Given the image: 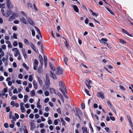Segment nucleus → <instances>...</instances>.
<instances>
[{"mask_svg":"<svg viewBox=\"0 0 133 133\" xmlns=\"http://www.w3.org/2000/svg\"><path fill=\"white\" fill-rule=\"evenodd\" d=\"M14 49H15V51L16 52V53L14 54V56L15 57H16L18 56V55H19V54H20V53L17 48H14Z\"/></svg>","mask_w":133,"mask_h":133,"instance_id":"9b49d317","label":"nucleus"},{"mask_svg":"<svg viewBox=\"0 0 133 133\" xmlns=\"http://www.w3.org/2000/svg\"><path fill=\"white\" fill-rule=\"evenodd\" d=\"M63 70L59 66H58L57 68V71L56 74L57 75H59L62 74L63 73Z\"/></svg>","mask_w":133,"mask_h":133,"instance_id":"20e7f679","label":"nucleus"},{"mask_svg":"<svg viewBox=\"0 0 133 133\" xmlns=\"http://www.w3.org/2000/svg\"><path fill=\"white\" fill-rule=\"evenodd\" d=\"M28 97V96L27 95H25L24 96V98L23 101L24 103H25L27 102L28 101L27 98Z\"/></svg>","mask_w":133,"mask_h":133,"instance_id":"4be33fe9","label":"nucleus"},{"mask_svg":"<svg viewBox=\"0 0 133 133\" xmlns=\"http://www.w3.org/2000/svg\"><path fill=\"white\" fill-rule=\"evenodd\" d=\"M15 117L16 118V119H18L19 118V116L18 114L15 113Z\"/></svg>","mask_w":133,"mask_h":133,"instance_id":"0e129e2a","label":"nucleus"},{"mask_svg":"<svg viewBox=\"0 0 133 133\" xmlns=\"http://www.w3.org/2000/svg\"><path fill=\"white\" fill-rule=\"evenodd\" d=\"M33 84L34 88L36 89L37 88V82L35 81L34 80L33 81Z\"/></svg>","mask_w":133,"mask_h":133,"instance_id":"dca6fc26","label":"nucleus"},{"mask_svg":"<svg viewBox=\"0 0 133 133\" xmlns=\"http://www.w3.org/2000/svg\"><path fill=\"white\" fill-rule=\"evenodd\" d=\"M60 89V91L62 92L63 95H64V97L66 98H68V97L67 96V95H66L65 93V91L64 90L62 91V89L61 88Z\"/></svg>","mask_w":133,"mask_h":133,"instance_id":"412c9836","label":"nucleus"},{"mask_svg":"<svg viewBox=\"0 0 133 133\" xmlns=\"http://www.w3.org/2000/svg\"><path fill=\"white\" fill-rule=\"evenodd\" d=\"M6 2L8 8L10 9L11 8H12V5L10 2V0H6Z\"/></svg>","mask_w":133,"mask_h":133,"instance_id":"6e6552de","label":"nucleus"},{"mask_svg":"<svg viewBox=\"0 0 133 133\" xmlns=\"http://www.w3.org/2000/svg\"><path fill=\"white\" fill-rule=\"evenodd\" d=\"M59 86L61 87L59 88V90H60V89L61 88L62 89V91L64 90L66 93H67L66 88L63 82L62 81H60L59 82Z\"/></svg>","mask_w":133,"mask_h":133,"instance_id":"f257e3e1","label":"nucleus"},{"mask_svg":"<svg viewBox=\"0 0 133 133\" xmlns=\"http://www.w3.org/2000/svg\"><path fill=\"white\" fill-rule=\"evenodd\" d=\"M37 108H42L41 105L40 104V103H37Z\"/></svg>","mask_w":133,"mask_h":133,"instance_id":"ea45409f","label":"nucleus"},{"mask_svg":"<svg viewBox=\"0 0 133 133\" xmlns=\"http://www.w3.org/2000/svg\"><path fill=\"white\" fill-rule=\"evenodd\" d=\"M13 45L15 47L17 46L18 45V43L16 41H14L13 43Z\"/></svg>","mask_w":133,"mask_h":133,"instance_id":"f704fd0d","label":"nucleus"},{"mask_svg":"<svg viewBox=\"0 0 133 133\" xmlns=\"http://www.w3.org/2000/svg\"><path fill=\"white\" fill-rule=\"evenodd\" d=\"M50 93H53L55 92V89L53 88H50Z\"/></svg>","mask_w":133,"mask_h":133,"instance_id":"bb28decb","label":"nucleus"},{"mask_svg":"<svg viewBox=\"0 0 133 133\" xmlns=\"http://www.w3.org/2000/svg\"><path fill=\"white\" fill-rule=\"evenodd\" d=\"M35 28L37 30V32L38 34L39 35H41V32L39 29H38V28L37 26H35Z\"/></svg>","mask_w":133,"mask_h":133,"instance_id":"393cba45","label":"nucleus"},{"mask_svg":"<svg viewBox=\"0 0 133 133\" xmlns=\"http://www.w3.org/2000/svg\"><path fill=\"white\" fill-rule=\"evenodd\" d=\"M5 109H6V112H9L10 110V107L9 106L6 107Z\"/></svg>","mask_w":133,"mask_h":133,"instance_id":"37998d69","label":"nucleus"},{"mask_svg":"<svg viewBox=\"0 0 133 133\" xmlns=\"http://www.w3.org/2000/svg\"><path fill=\"white\" fill-rule=\"evenodd\" d=\"M120 42L122 43H124V44H125L126 43V41H125L123 40L122 39H120Z\"/></svg>","mask_w":133,"mask_h":133,"instance_id":"49530a36","label":"nucleus"},{"mask_svg":"<svg viewBox=\"0 0 133 133\" xmlns=\"http://www.w3.org/2000/svg\"><path fill=\"white\" fill-rule=\"evenodd\" d=\"M13 93L14 94L15 93H18V92L16 88H15L14 89L13 91Z\"/></svg>","mask_w":133,"mask_h":133,"instance_id":"864d4df0","label":"nucleus"},{"mask_svg":"<svg viewBox=\"0 0 133 133\" xmlns=\"http://www.w3.org/2000/svg\"><path fill=\"white\" fill-rule=\"evenodd\" d=\"M26 19L29 23L31 25L33 26L35 25V23L29 17H27Z\"/></svg>","mask_w":133,"mask_h":133,"instance_id":"0eeeda50","label":"nucleus"},{"mask_svg":"<svg viewBox=\"0 0 133 133\" xmlns=\"http://www.w3.org/2000/svg\"><path fill=\"white\" fill-rule=\"evenodd\" d=\"M38 65H35V64H34V67L33 68L34 70H36L37 69V68L38 66Z\"/></svg>","mask_w":133,"mask_h":133,"instance_id":"69168bd1","label":"nucleus"},{"mask_svg":"<svg viewBox=\"0 0 133 133\" xmlns=\"http://www.w3.org/2000/svg\"><path fill=\"white\" fill-rule=\"evenodd\" d=\"M20 21L23 23L24 24H26V21L24 17H22V18H20Z\"/></svg>","mask_w":133,"mask_h":133,"instance_id":"a211bd4d","label":"nucleus"},{"mask_svg":"<svg viewBox=\"0 0 133 133\" xmlns=\"http://www.w3.org/2000/svg\"><path fill=\"white\" fill-rule=\"evenodd\" d=\"M119 87L121 89H122L124 91L125 90V88L123 86L120 85L119 86Z\"/></svg>","mask_w":133,"mask_h":133,"instance_id":"680f3d73","label":"nucleus"},{"mask_svg":"<svg viewBox=\"0 0 133 133\" xmlns=\"http://www.w3.org/2000/svg\"><path fill=\"white\" fill-rule=\"evenodd\" d=\"M49 113L45 112L44 114V115L45 117H47L49 116Z\"/></svg>","mask_w":133,"mask_h":133,"instance_id":"13d9d810","label":"nucleus"},{"mask_svg":"<svg viewBox=\"0 0 133 133\" xmlns=\"http://www.w3.org/2000/svg\"><path fill=\"white\" fill-rule=\"evenodd\" d=\"M39 60L41 65L42 66L43 65V59L42 56L41 55H39Z\"/></svg>","mask_w":133,"mask_h":133,"instance_id":"ddd939ff","label":"nucleus"},{"mask_svg":"<svg viewBox=\"0 0 133 133\" xmlns=\"http://www.w3.org/2000/svg\"><path fill=\"white\" fill-rule=\"evenodd\" d=\"M37 78L38 79V82L39 84L41 86L42 85L43 83L42 81L41 80V79L38 76H37Z\"/></svg>","mask_w":133,"mask_h":133,"instance_id":"6ab92c4d","label":"nucleus"},{"mask_svg":"<svg viewBox=\"0 0 133 133\" xmlns=\"http://www.w3.org/2000/svg\"><path fill=\"white\" fill-rule=\"evenodd\" d=\"M38 72L40 74H41L42 73V66H39L38 70Z\"/></svg>","mask_w":133,"mask_h":133,"instance_id":"aec40b11","label":"nucleus"},{"mask_svg":"<svg viewBox=\"0 0 133 133\" xmlns=\"http://www.w3.org/2000/svg\"><path fill=\"white\" fill-rule=\"evenodd\" d=\"M45 84L46 87L48 88L50 84V82L49 79V77L46 75V80L45 81Z\"/></svg>","mask_w":133,"mask_h":133,"instance_id":"f03ea898","label":"nucleus"},{"mask_svg":"<svg viewBox=\"0 0 133 133\" xmlns=\"http://www.w3.org/2000/svg\"><path fill=\"white\" fill-rule=\"evenodd\" d=\"M104 129L107 132H110V130L109 128L106 127L104 128Z\"/></svg>","mask_w":133,"mask_h":133,"instance_id":"603ef678","label":"nucleus"},{"mask_svg":"<svg viewBox=\"0 0 133 133\" xmlns=\"http://www.w3.org/2000/svg\"><path fill=\"white\" fill-rule=\"evenodd\" d=\"M93 16H95L96 17H97L99 15V14L98 13L93 12L92 14Z\"/></svg>","mask_w":133,"mask_h":133,"instance_id":"3c124183","label":"nucleus"},{"mask_svg":"<svg viewBox=\"0 0 133 133\" xmlns=\"http://www.w3.org/2000/svg\"><path fill=\"white\" fill-rule=\"evenodd\" d=\"M44 95L46 96H48L49 95V92L47 91H46L44 92Z\"/></svg>","mask_w":133,"mask_h":133,"instance_id":"a18cd8bd","label":"nucleus"},{"mask_svg":"<svg viewBox=\"0 0 133 133\" xmlns=\"http://www.w3.org/2000/svg\"><path fill=\"white\" fill-rule=\"evenodd\" d=\"M23 66L25 68V69L27 70H28L29 69V67L27 66L26 64L25 63H23Z\"/></svg>","mask_w":133,"mask_h":133,"instance_id":"a878e982","label":"nucleus"},{"mask_svg":"<svg viewBox=\"0 0 133 133\" xmlns=\"http://www.w3.org/2000/svg\"><path fill=\"white\" fill-rule=\"evenodd\" d=\"M31 32H32V35L33 36H34L35 35V32L34 29H32L31 30Z\"/></svg>","mask_w":133,"mask_h":133,"instance_id":"09e8293b","label":"nucleus"},{"mask_svg":"<svg viewBox=\"0 0 133 133\" xmlns=\"http://www.w3.org/2000/svg\"><path fill=\"white\" fill-rule=\"evenodd\" d=\"M89 127L90 130H91L92 131V132H94V130L93 129V128L91 124L90 123H89Z\"/></svg>","mask_w":133,"mask_h":133,"instance_id":"473e14b6","label":"nucleus"},{"mask_svg":"<svg viewBox=\"0 0 133 133\" xmlns=\"http://www.w3.org/2000/svg\"><path fill=\"white\" fill-rule=\"evenodd\" d=\"M4 127L6 128H7L9 127L8 124V123H5L4 124Z\"/></svg>","mask_w":133,"mask_h":133,"instance_id":"de8ad7c7","label":"nucleus"},{"mask_svg":"<svg viewBox=\"0 0 133 133\" xmlns=\"http://www.w3.org/2000/svg\"><path fill=\"white\" fill-rule=\"evenodd\" d=\"M34 6V9L35 11H37L38 9L36 6H35V3H34L33 4Z\"/></svg>","mask_w":133,"mask_h":133,"instance_id":"bf43d9fd","label":"nucleus"},{"mask_svg":"<svg viewBox=\"0 0 133 133\" xmlns=\"http://www.w3.org/2000/svg\"><path fill=\"white\" fill-rule=\"evenodd\" d=\"M91 82V81L89 79L86 80L85 81L86 85L89 89H90L91 87L90 86Z\"/></svg>","mask_w":133,"mask_h":133,"instance_id":"39448f33","label":"nucleus"},{"mask_svg":"<svg viewBox=\"0 0 133 133\" xmlns=\"http://www.w3.org/2000/svg\"><path fill=\"white\" fill-rule=\"evenodd\" d=\"M24 57V58L25 59L27 58L28 57L26 55V53L25 51V50L24 49H22V50Z\"/></svg>","mask_w":133,"mask_h":133,"instance_id":"2eb2a0df","label":"nucleus"},{"mask_svg":"<svg viewBox=\"0 0 133 133\" xmlns=\"http://www.w3.org/2000/svg\"><path fill=\"white\" fill-rule=\"evenodd\" d=\"M82 108V109H84L85 108V105L84 104L82 103L81 105Z\"/></svg>","mask_w":133,"mask_h":133,"instance_id":"052dcab7","label":"nucleus"},{"mask_svg":"<svg viewBox=\"0 0 133 133\" xmlns=\"http://www.w3.org/2000/svg\"><path fill=\"white\" fill-rule=\"evenodd\" d=\"M40 117L39 116L38 114H36L35 115V117L36 118L38 119Z\"/></svg>","mask_w":133,"mask_h":133,"instance_id":"774afa93","label":"nucleus"},{"mask_svg":"<svg viewBox=\"0 0 133 133\" xmlns=\"http://www.w3.org/2000/svg\"><path fill=\"white\" fill-rule=\"evenodd\" d=\"M105 8L111 14H112L113 15H114V13L112 12L111 11V10L109 8L107 7H105Z\"/></svg>","mask_w":133,"mask_h":133,"instance_id":"b1692460","label":"nucleus"},{"mask_svg":"<svg viewBox=\"0 0 133 133\" xmlns=\"http://www.w3.org/2000/svg\"><path fill=\"white\" fill-rule=\"evenodd\" d=\"M31 46L32 48V49L34 50V51L35 50V46H34V44L31 43L30 45Z\"/></svg>","mask_w":133,"mask_h":133,"instance_id":"72a5a7b5","label":"nucleus"},{"mask_svg":"<svg viewBox=\"0 0 133 133\" xmlns=\"http://www.w3.org/2000/svg\"><path fill=\"white\" fill-rule=\"evenodd\" d=\"M72 6L76 12H79V10L76 5H72Z\"/></svg>","mask_w":133,"mask_h":133,"instance_id":"9d476101","label":"nucleus"},{"mask_svg":"<svg viewBox=\"0 0 133 133\" xmlns=\"http://www.w3.org/2000/svg\"><path fill=\"white\" fill-rule=\"evenodd\" d=\"M33 78L32 76L31 75H30L29 78V81L30 82H31L33 80Z\"/></svg>","mask_w":133,"mask_h":133,"instance_id":"c756f323","label":"nucleus"},{"mask_svg":"<svg viewBox=\"0 0 133 133\" xmlns=\"http://www.w3.org/2000/svg\"><path fill=\"white\" fill-rule=\"evenodd\" d=\"M49 100V99L48 98H45L44 101V102L45 103H47Z\"/></svg>","mask_w":133,"mask_h":133,"instance_id":"8fccbe9b","label":"nucleus"},{"mask_svg":"<svg viewBox=\"0 0 133 133\" xmlns=\"http://www.w3.org/2000/svg\"><path fill=\"white\" fill-rule=\"evenodd\" d=\"M21 110L22 112H24L25 111V109L24 106H21Z\"/></svg>","mask_w":133,"mask_h":133,"instance_id":"e433bc0d","label":"nucleus"},{"mask_svg":"<svg viewBox=\"0 0 133 133\" xmlns=\"http://www.w3.org/2000/svg\"><path fill=\"white\" fill-rule=\"evenodd\" d=\"M34 115L32 114H31L29 116V117L31 119H32L34 117Z\"/></svg>","mask_w":133,"mask_h":133,"instance_id":"5fc2aeb1","label":"nucleus"},{"mask_svg":"<svg viewBox=\"0 0 133 133\" xmlns=\"http://www.w3.org/2000/svg\"><path fill=\"white\" fill-rule=\"evenodd\" d=\"M65 46L67 47L68 48L69 46V44L68 42L66 40V41H65Z\"/></svg>","mask_w":133,"mask_h":133,"instance_id":"79ce46f5","label":"nucleus"},{"mask_svg":"<svg viewBox=\"0 0 133 133\" xmlns=\"http://www.w3.org/2000/svg\"><path fill=\"white\" fill-rule=\"evenodd\" d=\"M43 93L42 90L41 89L37 91V93L39 94H42Z\"/></svg>","mask_w":133,"mask_h":133,"instance_id":"6e6d98bb","label":"nucleus"},{"mask_svg":"<svg viewBox=\"0 0 133 133\" xmlns=\"http://www.w3.org/2000/svg\"><path fill=\"white\" fill-rule=\"evenodd\" d=\"M15 19V17L13 16H12L10 17L9 18V20Z\"/></svg>","mask_w":133,"mask_h":133,"instance_id":"4d7b16f0","label":"nucleus"},{"mask_svg":"<svg viewBox=\"0 0 133 133\" xmlns=\"http://www.w3.org/2000/svg\"><path fill=\"white\" fill-rule=\"evenodd\" d=\"M44 58V65L45 67H46L47 62V59L46 56L44 55L43 56Z\"/></svg>","mask_w":133,"mask_h":133,"instance_id":"4468645a","label":"nucleus"},{"mask_svg":"<svg viewBox=\"0 0 133 133\" xmlns=\"http://www.w3.org/2000/svg\"><path fill=\"white\" fill-rule=\"evenodd\" d=\"M128 119V120L129 122V124L131 123H131H132V122H131V120L130 119V116L128 115L127 116Z\"/></svg>","mask_w":133,"mask_h":133,"instance_id":"c03bdc74","label":"nucleus"},{"mask_svg":"<svg viewBox=\"0 0 133 133\" xmlns=\"http://www.w3.org/2000/svg\"><path fill=\"white\" fill-rule=\"evenodd\" d=\"M11 11L10 10H7L6 11V14L5 15L6 17H9L11 14Z\"/></svg>","mask_w":133,"mask_h":133,"instance_id":"f3484780","label":"nucleus"},{"mask_svg":"<svg viewBox=\"0 0 133 133\" xmlns=\"http://www.w3.org/2000/svg\"><path fill=\"white\" fill-rule=\"evenodd\" d=\"M108 39L107 38H102L101 39L100 42L101 43V42H107L108 41Z\"/></svg>","mask_w":133,"mask_h":133,"instance_id":"c85d7f7f","label":"nucleus"},{"mask_svg":"<svg viewBox=\"0 0 133 133\" xmlns=\"http://www.w3.org/2000/svg\"><path fill=\"white\" fill-rule=\"evenodd\" d=\"M50 76L53 78L54 79H57V78L56 77V76L55 73L53 72L52 71H50Z\"/></svg>","mask_w":133,"mask_h":133,"instance_id":"1a4fd4ad","label":"nucleus"},{"mask_svg":"<svg viewBox=\"0 0 133 133\" xmlns=\"http://www.w3.org/2000/svg\"><path fill=\"white\" fill-rule=\"evenodd\" d=\"M107 103L109 107H110L111 108H112V105L111 103L110 102V101H107Z\"/></svg>","mask_w":133,"mask_h":133,"instance_id":"cd10ccee","label":"nucleus"},{"mask_svg":"<svg viewBox=\"0 0 133 133\" xmlns=\"http://www.w3.org/2000/svg\"><path fill=\"white\" fill-rule=\"evenodd\" d=\"M30 129L31 130H33L36 128V126L34 123L33 122H30Z\"/></svg>","mask_w":133,"mask_h":133,"instance_id":"f8f14e48","label":"nucleus"},{"mask_svg":"<svg viewBox=\"0 0 133 133\" xmlns=\"http://www.w3.org/2000/svg\"><path fill=\"white\" fill-rule=\"evenodd\" d=\"M85 91L88 95L90 96V94H89V91L86 88L85 89Z\"/></svg>","mask_w":133,"mask_h":133,"instance_id":"c9c22d12","label":"nucleus"},{"mask_svg":"<svg viewBox=\"0 0 133 133\" xmlns=\"http://www.w3.org/2000/svg\"><path fill=\"white\" fill-rule=\"evenodd\" d=\"M61 122L62 123V125H64L65 124V122L64 121L62 117H61Z\"/></svg>","mask_w":133,"mask_h":133,"instance_id":"2f4dec72","label":"nucleus"},{"mask_svg":"<svg viewBox=\"0 0 133 133\" xmlns=\"http://www.w3.org/2000/svg\"><path fill=\"white\" fill-rule=\"evenodd\" d=\"M97 95V97L101 98L102 99L104 98V94L101 92H98Z\"/></svg>","mask_w":133,"mask_h":133,"instance_id":"423d86ee","label":"nucleus"},{"mask_svg":"<svg viewBox=\"0 0 133 133\" xmlns=\"http://www.w3.org/2000/svg\"><path fill=\"white\" fill-rule=\"evenodd\" d=\"M64 61L65 62V64L66 65H67V62L68 61V59L67 58L65 57L64 58Z\"/></svg>","mask_w":133,"mask_h":133,"instance_id":"a19ab883","label":"nucleus"},{"mask_svg":"<svg viewBox=\"0 0 133 133\" xmlns=\"http://www.w3.org/2000/svg\"><path fill=\"white\" fill-rule=\"evenodd\" d=\"M77 115L80 119H81L80 117L82 116V114L81 110L78 108L76 109Z\"/></svg>","mask_w":133,"mask_h":133,"instance_id":"7ed1b4c3","label":"nucleus"},{"mask_svg":"<svg viewBox=\"0 0 133 133\" xmlns=\"http://www.w3.org/2000/svg\"><path fill=\"white\" fill-rule=\"evenodd\" d=\"M23 75L22 74H20L18 76V78L20 79H22L23 78Z\"/></svg>","mask_w":133,"mask_h":133,"instance_id":"e2e57ef3","label":"nucleus"},{"mask_svg":"<svg viewBox=\"0 0 133 133\" xmlns=\"http://www.w3.org/2000/svg\"><path fill=\"white\" fill-rule=\"evenodd\" d=\"M19 46L21 48H23V44L21 42H19L18 43Z\"/></svg>","mask_w":133,"mask_h":133,"instance_id":"4c0bfd02","label":"nucleus"},{"mask_svg":"<svg viewBox=\"0 0 133 133\" xmlns=\"http://www.w3.org/2000/svg\"><path fill=\"white\" fill-rule=\"evenodd\" d=\"M31 95L32 97L34 96L35 95V90H32L30 92Z\"/></svg>","mask_w":133,"mask_h":133,"instance_id":"5701e85b","label":"nucleus"},{"mask_svg":"<svg viewBox=\"0 0 133 133\" xmlns=\"http://www.w3.org/2000/svg\"><path fill=\"white\" fill-rule=\"evenodd\" d=\"M38 62L36 59H35L34 61V64L35 65H38Z\"/></svg>","mask_w":133,"mask_h":133,"instance_id":"7c9ffc66","label":"nucleus"},{"mask_svg":"<svg viewBox=\"0 0 133 133\" xmlns=\"http://www.w3.org/2000/svg\"><path fill=\"white\" fill-rule=\"evenodd\" d=\"M10 104L11 105H12L13 107H14L15 104L14 101H11L10 103Z\"/></svg>","mask_w":133,"mask_h":133,"instance_id":"338daca9","label":"nucleus"},{"mask_svg":"<svg viewBox=\"0 0 133 133\" xmlns=\"http://www.w3.org/2000/svg\"><path fill=\"white\" fill-rule=\"evenodd\" d=\"M17 99V96L15 95H14L11 97V99L12 100H16Z\"/></svg>","mask_w":133,"mask_h":133,"instance_id":"58836bf2","label":"nucleus"}]
</instances>
